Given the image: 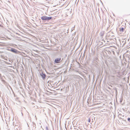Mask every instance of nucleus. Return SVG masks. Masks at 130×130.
Segmentation results:
<instances>
[{
  "label": "nucleus",
  "mask_w": 130,
  "mask_h": 130,
  "mask_svg": "<svg viewBox=\"0 0 130 130\" xmlns=\"http://www.w3.org/2000/svg\"><path fill=\"white\" fill-rule=\"evenodd\" d=\"M1 74H0V77H1Z\"/></svg>",
  "instance_id": "25"
},
{
  "label": "nucleus",
  "mask_w": 130,
  "mask_h": 130,
  "mask_svg": "<svg viewBox=\"0 0 130 130\" xmlns=\"http://www.w3.org/2000/svg\"><path fill=\"white\" fill-rule=\"evenodd\" d=\"M40 75L42 77L43 79H44L46 75L43 73L42 71L40 72Z\"/></svg>",
  "instance_id": "3"
},
{
  "label": "nucleus",
  "mask_w": 130,
  "mask_h": 130,
  "mask_svg": "<svg viewBox=\"0 0 130 130\" xmlns=\"http://www.w3.org/2000/svg\"><path fill=\"white\" fill-rule=\"evenodd\" d=\"M104 31H102L100 33V35L102 38H103V37L104 36Z\"/></svg>",
  "instance_id": "6"
},
{
  "label": "nucleus",
  "mask_w": 130,
  "mask_h": 130,
  "mask_svg": "<svg viewBox=\"0 0 130 130\" xmlns=\"http://www.w3.org/2000/svg\"><path fill=\"white\" fill-rule=\"evenodd\" d=\"M124 30V28L123 27H122L120 29V31L121 32H123Z\"/></svg>",
  "instance_id": "7"
},
{
  "label": "nucleus",
  "mask_w": 130,
  "mask_h": 130,
  "mask_svg": "<svg viewBox=\"0 0 130 130\" xmlns=\"http://www.w3.org/2000/svg\"><path fill=\"white\" fill-rule=\"evenodd\" d=\"M22 113V116H23V113H22H22Z\"/></svg>",
  "instance_id": "21"
},
{
  "label": "nucleus",
  "mask_w": 130,
  "mask_h": 130,
  "mask_svg": "<svg viewBox=\"0 0 130 130\" xmlns=\"http://www.w3.org/2000/svg\"><path fill=\"white\" fill-rule=\"evenodd\" d=\"M88 122H90V118H89L88 120Z\"/></svg>",
  "instance_id": "16"
},
{
  "label": "nucleus",
  "mask_w": 130,
  "mask_h": 130,
  "mask_svg": "<svg viewBox=\"0 0 130 130\" xmlns=\"http://www.w3.org/2000/svg\"><path fill=\"white\" fill-rule=\"evenodd\" d=\"M54 19H54H54H53V20H54Z\"/></svg>",
  "instance_id": "26"
},
{
  "label": "nucleus",
  "mask_w": 130,
  "mask_h": 130,
  "mask_svg": "<svg viewBox=\"0 0 130 130\" xmlns=\"http://www.w3.org/2000/svg\"><path fill=\"white\" fill-rule=\"evenodd\" d=\"M51 123H52V121H51Z\"/></svg>",
  "instance_id": "29"
},
{
  "label": "nucleus",
  "mask_w": 130,
  "mask_h": 130,
  "mask_svg": "<svg viewBox=\"0 0 130 130\" xmlns=\"http://www.w3.org/2000/svg\"><path fill=\"white\" fill-rule=\"evenodd\" d=\"M46 129H47L48 130V127H46Z\"/></svg>",
  "instance_id": "19"
},
{
  "label": "nucleus",
  "mask_w": 130,
  "mask_h": 130,
  "mask_svg": "<svg viewBox=\"0 0 130 130\" xmlns=\"http://www.w3.org/2000/svg\"><path fill=\"white\" fill-rule=\"evenodd\" d=\"M62 60H61V58H57L55 59L54 61V63H60Z\"/></svg>",
  "instance_id": "1"
},
{
  "label": "nucleus",
  "mask_w": 130,
  "mask_h": 130,
  "mask_svg": "<svg viewBox=\"0 0 130 130\" xmlns=\"http://www.w3.org/2000/svg\"><path fill=\"white\" fill-rule=\"evenodd\" d=\"M120 42L121 44L122 45V46H124L126 43V40L125 39H122Z\"/></svg>",
  "instance_id": "2"
},
{
  "label": "nucleus",
  "mask_w": 130,
  "mask_h": 130,
  "mask_svg": "<svg viewBox=\"0 0 130 130\" xmlns=\"http://www.w3.org/2000/svg\"><path fill=\"white\" fill-rule=\"evenodd\" d=\"M13 48H10L7 49V50H8L9 51H11V52L12 51L11 50H12Z\"/></svg>",
  "instance_id": "8"
},
{
  "label": "nucleus",
  "mask_w": 130,
  "mask_h": 130,
  "mask_svg": "<svg viewBox=\"0 0 130 130\" xmlns=\"http://www.w3.org/2000/svg\"><path fill=\"white\" fill-rule=\"evenodd\" d=\"M52 26V25H51V24H49V26Z\"/></svg>",
  "instance_id": "17"
},
{
  "label": "nucleus",
  "mask_w": 130,
  "mask_h": 130,
  "mask_svg": "<svg viewBox=\"0 0 130 130\" xmlns=\"http://www.w3.org/2000/svg\"><path fill=\"white\" fill-rule=\"evenodd\" d=\"M53 1H54L53 0H52V2H51V1H49V4H52L53 3H52V2Z\"/></svg>",
  "instance_id": "11"
},
{
  "label": "nucleus",
  "mask_w": 130,
  "mask_h": 130,
  "mask_svg": "<svg viewBox=\"0 0 130 130\" xmlns=\"http://www.w3.org/2000/svg\"><path fill=\"white\" fill-rule=\"evenodd\" d=\"M12 52L15 54H18L19 53V51L17 50H16L14 48H13L11 50Z\"/></svg>",
  "instance_id": "5"
},
{
  "label": "nucleus",
  "mask_w": 130,
  "mask_h": 130,
  "mask_svg": "<svg viewBox=\"0 0 130 130\" xmlns=\"http://www.w3.org/2000/svg\"><path fill=\"white\" fill-rule=\"evenodd\" d=\"M52 17H49V23H51L50 22V20L52 19Z\"/></svg>",
  "instance_id": "13"
},
{
  "label": "nucleus",
  "mask_w": 130,
  "mask_h": 130,
  "mask_svg": "<svg viewBox=\"0 0 130 130\" xmlns=\"http://www.w3.org/2000/svg\"><path fill=\"white\" fill-rule=\"evenodd\" d=\"M126 57H128L129 58H130V53L129 54V55L128 56V55H126Z\"/></svg>",
  "instance_id": "10"
},
{
  "label": "nucleus",
  "mask_w": 130,
  "mask_h": 130,
  "mask_svg": "<svg viewBox=\"0 0 130 130\" xmlns=\"http://www.w3.org/2000/svg\"><path fill=\"white\" fill-rule=\"evenodd\" d=\"M122 116V117H120H120H119V118H120V119H123V117H124V116L123 115V116Z\"/></svg>",
  "instance_id": "15"
},
{
  "label": "nucleus",
  "mask_w": 130,
  "mask_h": 130,
  "mask_svg": "<svg viewBox=\"0 0 130 130\" xmlns=\"http://www.w3.org/2000/svg\"><path fill=\"white\" fill-rule=\"evenodd\" d=\"M97 62H93V63H94V64H95V65H97Z\"/></svg>",
  "instance_id": "14"
},
{
  "label": "nucleus",
  "mask_w": 130,
  "mask_h": 130,
  "mask_svg": "<svg viewBox=\"0 0 130 130\" xmlns=\"http://www.w3.org/2000/svg\"><path fill=\"white\" fill-rule=\"evenodd\" d=\"M49 83V81H47V83L48 84Z\"/></svg>",
  "instance_id": "22"
},
{
  "label": "nucleus",
  "mask_w": 130,
  "mask_h": 130,
  "mask_svg": "<svg viewBox=\"0 0 130 130\" xmlns=\"http://www.w3.org/2000/svg\"><path fill=\"white\" fill-rule=\"evenodd\" d=\"M1 26V25L0 24V26Z\"/></svg>",
  "instance_id": "27"
},
{
  "label": "nucleus",
  "mask_w": 130,
  "mask_h": 130,
  "mask_svg": "<svg viewBox=\"0 0 130 130\" xmlns=\"http://www.w3.org/2000/svg\"><path fill=\"white\" fill-rule=\"evenodd\" d=\"M41 18L42 20L45 21L49 20V17L43 16Z\"/></svg>",
  "instance_id": "4"
},
{
  "label": "nucleus",
  "mask_w": 130,
  "mask_h": 130,
  "mask_svg": "<svg viewBox=\"0 0 130 130\" xmlns=\"http://www.w3.org/2000/svg\"><path fill=\"white\" fill-rule=\"evenodd\" d=\"M114 90H115L116 93L117 94V88H115V89Z\"/></svg>",
  "instance_id": "12"
},
{
  "label": "nucleus",
  "mask_w": 130,
  "mask_h": 130,
  "mask_svg": "<svg viewBox=\"0 0 130 130\" xmlns=\"http://www.w3.org/2000/svg\"><path fill=\"white\" fill-rule=\"evenodd\" d=\"M49 95L50 94H51L52 93L51 92H50V91L49 92Z\"/></svg>",
  "instance_id": "18"
},
{
  "label": "nucleus",
  "mask_w": 130,
  "mask_h": 130,
  "mask_svg": "<svg viewBox=\"0 0 130 130\" xmlns=\"http://www.w3.org/2000/svg\"><path fill=\"white\" fill-rule=\"evenodd\" d=\"M52 6H53V7H54L55 6H52V5L51 6L52 7Z\"/></svg>",
  "instance_id": "23"
},
{
  "label": "nucleus",
  "mask_w": 130,
  "mask_h": 130,
  "mask_svg": "<svg viewBox=\"0 0 130 130\" xmlns=\"http://www.w3.org/2000/svg\"><path fill=\"white\" fill-rule=\"evenodd\" d=\"M49 50H50V48H49Z\"/></svg>",
  "instance_id": "28"
},
{
  "label": "nucleus",
  "mask_w": 130,
  "mask_h": 130,
  "mask_svg": "<svg viewBox=\"0 0 130 130\" xmlns=\"http://www.w3.org/2000/svg\"><path fill=\"white\" fill-rule=\"evenodd\" d=\"M123 121H126V120H124L123 119Z\"/></svg>",
  "instance_id": "20"
},
{
  "label": "nucleus",
  "mask_w": 130,
  "mask_h": 130,
  "mask_svg": "<svg viewBox=\"0 0 130 130\" xmlns=\"http://www.w3.org/2000/svg\"><path fill=\"white\" fill-rule=\"evenodd\" d=\"M127 120L130 123V118H128L127 119Z\"/></svg>",
  "instance_id": "9"
},
{
  "label": "nucleus",
  "mask_w": 130,
  "mask_h": 130,
  "mask_svg": "<svg viewBox=\"0 0 130 130\" xmlns=\"http://www.w3.org/2000/svg\"><path fill=\"white\" fill-rule=\"evenodd\" d=\"M119 115H121V114H119Z\"/></svg>",
  "instance_id": "24"
}]
</instances>
